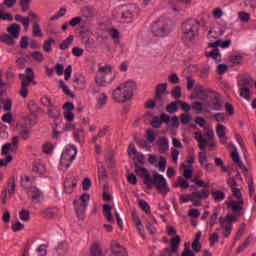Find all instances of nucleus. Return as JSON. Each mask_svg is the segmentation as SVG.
Here are the masks:
<instances>
[{"label":"nucleus","instance_id":"49530a36","mask_svg":"<svg viewBox=\"0 0 256 256\" xmlns=\"http://www.w3.org/2000/svg\"><path fill=\"white\" fill-rule=\"evenodd\" d=\"M46 169L47 168L42 163H34L33 167H32V171H34V173H38L39 175H43V173H45Z\"/></svg>","mask_w":256,"mask_h":256},{"label":"nucleus","instance_id":"c9c22d12","mask_svg":"<svg viewBox=\"0 0 256 256\" xmlns=\"http://www.w3.org/2000/svg\"><path fill=\"white\" fill-rule=\"evenodd\" d=\"M73 39H75V36L70 35L65 40H63L59 46L61 51H65V49H69V47H71V45L73 44Z\"/></svg>","mask_w":256,"mask_h":256},{"label":"nucleus","instance_id":"4d7b16f0","mask_svg":"<svg viewBox=\"0 0 256 256\" xmlns=\"http://www.w3.org/2000/svg\"><path fill=\"white\" fill-rule=\"evenodd\" d=\"M245 229H247V225L242 223L234 237V241H239V239H241L242 235L245 233Z\"/></svg>","mask_w":256,"mask_h":256},{"label":"nucleus","instance_id":"ddd939ff","mask_svg":"<svg viewBox=\"0 0 256 256\" xmlns=\"http://www.w3.org/2000/svg\"><path fill=\"white\" fill-rule=\"evenodd\" d=\"M135 173H136V175H138V177L143 179V183H144V185H146V187L148 185H150L152 178H151V174L149 173V170H147V168L141 167V166H135Z\"/></svg>","mask_w":256,"mask_h":256},{"label":"nucleus","instance_id":"7ed1b4c3","mask_svg":"<svg viewBox=\"0 0 256 256\" xmlns=\"http://www.w3.org/2000/svg\"><path fill=\"white\" fill-rule=\"evenodd\" d=\"M171 25L173 22L167 17L157 18L152 23V33L156 37H167L171 33Z\"/></svg>","mask_w":256,"mask_h":256},{"label":"nucleus","instance_id":"412c9836","mask_svg":"<svg viewBox=\"0 0 256 256\" xmlns=\"http://www.w3.org/2000/svg\"><path fill=\"white\" fill-rule=\"evenodd\" d=\"M47 115L50 119H59L61 117V109L53 104L48 108Z\"/></svg>","mask_w":256,"mask_h":256},{"label":"nucleus","instance_id":"c756f323","mask_svg":"<svg viewBox=\"0 0 256 256\" xmlns=\"http://www.w3.org/2000/svg\"><path fill=\"white\" fill-rule=\"evenodd\" d=\"M8 33L17 39L19 37V31H21V26L19 24H12L10 27L7 28Z\"/></svg>","mask_w":256,"mask_h":256},{"label":"nucleus","instance_id":"e433bc0d","mask_svg":"<svg viewBox=\"0 0 256 256\" xmlns=\"http://www.w3.org/2000/svg\"><path fill=\"white\" fill-rule=\"evenodd\" d=\"M95 82L98 87H107V80L102 73H96Z\"/></svg>","mask_w":256,"mask_h":256},{"label":"nucleus","instance_id":"bb28decb","mask_svg":"<svg viewBox=\"0 0 256 256\" xmlns=\"http://www.w3.org/2000/svg\"><path fill=\"white\" fill-rule=\"evenodd\" d=\"M0 41L1 43H5V45H9L10 47L17 45V41H15V38L9 34H4L0 36Z\"/></svg>","mask_w":256,"mask_h":256},{"label":"nucleus","instance_id":"6ab92c4d","mask_svg":"<svg viewBox=\"0 0 256 256\" xmlns=\"http://www.w3.org/2000/svg\"><path fill=\"white\" fill-rule=\"evenodd\" d=\"M179 245H181V237L176 235L170 240V248L168 249L171 255L172 253H177V251H179Z\"/></svg>","mask_w":256,"mask_h":256},{"label":"nucleus","instance_id":"393cba45","mask_svg":"<svg viewBox=\"0 0 256 256\" xmlns=\"http://www.w3.org/2000/svg\"><path fill=\"white\" fill-rule=\"evenodd\" d=\"M194 139H196V141H198L199 149L201 151H205V147H207V143L209 140L207 138H204L203 134H201L200 132L195 133Z\"/></svg>","mask_w":256,"mask_h":256},{"label":"nucleus","instance_id":"5fc2aeb1","mask_svg":"<svg viewBox=\"0 0 256 256\" xmlns=\"http://www.w3.org/2000/svg\"><path fill=\"white\" fill-rule=\"evenodd\" d=\"M146 139L149 141V143H155V140L157 139V134H155V131L152 129H148L146 131Z\"/></svg>","mask_w":256,"mask_h":256},{"label":"nucleus","instance_id":"a18cd8bd","mask_svg":"<svg viewBox=\"0 0 256 256\" xmlns=\"http://www.w3.org/2000/svg\"><path fill=\"white\" fill-rule=\"evenodd\" d=\"M91 255L92 256H103V250L101 249V245H99V243H94L92 245Z\"/></svg>","mask_w":256,"mask_h":256},{"label":"nucleus","instance_id":"6e6552de","mask_svg":"<svg viewBox=\"0 0 256 256\" xmlns=\"http://www.w3.org/2000/svg\"><path fill=\"white\" fill-rule=\"evenodd\" d=\"M205 105L212 109V111H223V96L214 90L208 97Z\"/></svg>","mask_w":256,"mask_h":256},{"label":"nucleus","instance_id":"864d4df0","mask_svg":"<svg viewBox=\"0 0 256 256\" xmlns=\"http://www.w3.org/2000/svg\"><path fill=\"white\" fill-rule=\"evenodd\" d=\"M243 5L247 11H255L256 9V0H245Z\"/></svg>","mask_w":256,"mask_h":256},{"label":"nucleus","instance_id":"423d86ee","mask_svg":"<svg viewBox=\"0 0 256 256\" xmlns=\"http://www.w3.org/2000/svg\"><path fill=\"white\" fill-rule=\"evenodd\" d=\"M153 185L156 186V189L159 191V193H164V195H167L170 191L169 184H167L165 177L157 172L154 173L150 184H148L146 187L147 189H153Z\"/></svg>","mask_w":256,"mask_h":256},{"label":"nucleus","instance_id":"20e7f679","mask_svg":"<svg viewBox=\"0 0 256 256\" xmlns=\"http://www.w3.org/2000/svg\"><path fill=\"white\" fill-rule=\"evenodd\" d=\"M19 79L22 80L20 95L25 99L29 97V85L35 81V72L33 68H26V74H19Z\"/></svg>","mask_w":256,"mask_h":256},{"label":"nucleus","instance_id":"3c124183","mask_svg":"<svg viewBox=\"0 0 256 256\" xmlns=\"http://www.w3.org/2000/svg\"><path fill=\"white\" fill-rule=\"evenodd\" d=\"M60 87L62 91L65 93V95H68V97H71L72 99H75V94L69 90V87L63 80H60Z\"/></svg>","mask_w":256,"mask_h":256},{"label":"nucleus","instance_id":"4468645a","mask_svg":"<svg viewBox=\"0 0 256 256\" xmlns=\"http://www.w3.org/2000/svg\"><path fill=\"white\" fill-rule=\"evenodd\" d=\"M18 135L23 141H29L31 138V128L27 127V123L17 125Z\"/></svg>","mask_w":256,"mask_h":256},{"label":"nucleus","instance_id":"052dcab7","mask_svg":"<svg viewBox=\"0 0 256 256\" xmlns=\"http://www.w3.org/2000/svg\"><path fill=\"white\" fill-rule=\"evenodd\" d=\"M53 149H54V146L50 142H47V143L43 144V146H42V151L46 155L53 153Z\"/></svg>","mask_w":256,"mask_h":256},{"label":"nucleus","instance_id":"c85d7f7f","mask_svg":"<svg viewBox=\"0 0 256 256\" xmlns=\"http://www.w3.org/2000/svg\"><path fill=\"white\" fill-rule=\"evenodd\" d=\"M132 159L135 167H142V165H145V155H143V153L137 152Z\"/></svg>","mask_w":256,"mask_h":256},{"label":"nucleus","instance_id":"aec40b11","mask_svg":"<svg viewBox=\"0 0 256 256\" xmlns=\"http://www.w3.org/2000/svg\"><path fill=\"white\" fill-rule=\"evenodd\" d=\"M27 107L31 115L35 117V119H37L39 117V111L41 110L37 102H35L34 100H30L27 104Z\"/></svg>","mask_w":256,"mask_h":256},{"label":"nucleus","instance_id":"4c0bfd02","mask_svg":"<svg viewBox=\"0 0 256 256\" xmlns=\"http://www.w3.org/2000/svg\"><path fill=\"white\" fill-rule=\"evenodd\" d=\"M219 221L226 225H233V223H237V218L233 214H227L225 218L220 217Z\"/></svg>","mask_w":256,"mask_h":256},{"label":"nucleus","instance_id":"f704fd0d","mask_svg":"<svg viewBox=\"0 0 256 256\" xmlns=\"http://www.w3.org/2000/svg\"><path fill=\"white\" fill-rule=\"evenodd\" d=\"M211 195H212V199H214L216 203H219L220 201L225 200V192L221 190L212 191Z\"/></svg>","mask_w":256,"mask_h":256},{"label":"nucleus","instance_id":"c03bdc74","mask_svg":"<svg viewBox=\"0 0 256 256\" xmlns=\"http://www.w3.org/2000/svg\"><path fill=\"white\" fill-rule=\"evenodd\" d=\"M74 139L78 143H83V141H85V133L83 132V129L74 130Z\"/></svg>","mask_w":256,"mask_h":256},{"label":"nucleus","instance_id":"f03ea898","mask_svg":"<svg viewBox=\"0 0 256 256\" xmlns=\"http://www.w3.org/2000/svg\"><path fill=\"white\" fill-rule=\"evenodd\" d=\"M199 25L201 23L193 18L186 20L182 24L183 39L186 43H191V41H195L199 37Z\"/></svg>","mask_w":256,"mask_h":256},{"label":"nucleus","instance_id":"680f3d73","mask_svg":"<svg viewBox=\"0 0 256 256\" xmlns=\"http://www.w3.org/2000/svg\"><path fill=\"white\" fill-rule=\"evenodd\" d=\"M19 218L21 221H30L31 215L29 214V210L22 209L19 213Z\"/></svg>","mask_w":256,"mask_h":256},{"label":"nucleus","instance_id":"cd10ccee","mask_svg":"<svg viewBox=\"0 0 256 256\" xmlns=\"http://www.w3.org/2000/svg\"><path fill=\"white\" fill-rule=\"evenodd\" d=\"M219 225L221 227L223 237H229L231 235V231H233V225L225 224L224 222L221 221H219Z\"/></svg>","mask_w":256,"mask_h":256},{"label":"nucleus","instance_id":"39448f33","mask_svg":"<svg viewBox=\"0 0 256 256\" xmlns=\"http://www.w3.org/2000/svg\"><path fill=\"white\" fill-rule=\"evenodd\" d=\"M75 157H77V147L70 146L65 149L60 158V171H67L71 164L75 161Z\"/></svg>","mask_w":256,"mask_h":256},{"label":"nucleus","instance_id":"2f4dec72","mask_svg":"<svg viewBox=\"0 0 256 256\" xmlns=\"http://www.w3.org/2000/svg\"><path fill=\"white\" fill-rule=\"evenodd\" d=\"M159 151L161 153H167L169 151V140L165 137L159 139Z\"/></svg>","mask_w":256,"mask_h":256},{"label":"nucleus","instance_id":"1a4fd4ad","mask_svg":"<svg viewBox=\"0 0 256 256\" xmlns=\"http://www.w3.org/2000/svg\"><path fill=\"white\" fill-rule=\"evenodd\" d=\"M232 193L238 198V200H230L228 202V207H231L233 213H239L241 209H243V205H245L243 194H241V189L239 188H232Z\"/></svg>","mask_w":256,"mask_h":256},{"label":"nucleus","instance_id":"9d476101","mask_svg":"<svg viewBox=\"0 0 256 256\" xmlns=\"http://www.w3.org/2000/svg\"><path fill=\"white\" fill-rule=\"evenodd\" d=\"M16 189H17V183L15 182V178L14 177L9 178L7 189H4L0 196L2 199L3 205L7 203V193L8 195H10V197H13V195H15Z\"/></svg>","mask_w":256,"mask_h":256},{"label":"nucleus","instance_id":"a878e982","mask_svg":"<svg viewBox=\"0 0 256 256\" xmlns=\"http://www.w3.org/2000/svg\"><path fill=\"white\" fill-rule=\"evenodd\" d=\"M111 205L104 204L103 206V214L108 223H115V219H113V213L111 212Z\"/></svg>","mask_w":256,"mask_h":256},{"label":"nucleus","instance_id":"4be33fe9","mask_svg":"<svg viewBox=\"0 0 256 256\" xmlns=\"http://www.w3.org/2000/svg\"><path fill=\"white\" fill-rule=\"evenodd\" d=\"M74 205L77 217H79V219H81L82 221L85 220V211L87 209V206L83 204H77V200H74Z\"/></svg>","mask_w":256,"mask_h":256},{"label":"nucleus","instance_id":"f3484780","mask_svg":"<svg viewBox=\"0 0 256 256\" xmlns=\"http://www.w3.org/2000/svg\"><path fill=\"white\" fill-rule=\"evenodd\" d=\"M231 157L233 163H235V165H238L239 169L243 171L244 175H247V173H249V170L247 169V166H245L243 161H241V156H239V152L233 151Z\"/></svg>","mask_w":256,"mask_h":256},{"label":"nucleus","instance_id":"f257e3e1","mask_svg":"<svg viewBox=\"0 0 256 256\" xmlns=\"http://www.w3.org/2000/svg\"><path fill=\"white\" fill-rule=\"evenodd\" d=\"M136 89L137 82L128 80L113 91L112 97L116 103H127V101H131V97H133V93Z\"/></svg>","mask_w":256,"mask_h":256},{"label":"nucleus","instance_id":"a211bd4d","mask_svg":"<svg viewBox=\"0 0 256 256\" xmlns=\"http://www.w3.org/2000/svg\"><path fill=\"white\" fill-rule=\"evenodd\" d=\"M81 15L84 21V25H87V23H91V21H93V10H91V8L89 7L81 8Z\"/></svg>","mask_w":256,"mask_h":256},{"label":"nucleus","instance_id":"2eb2a0df","mask_svg":"<svg viewBox=\"0 0 256 256\" xmlns=\"http://www.w3.org/2000/svg\"><path fill=\"white\" fill-rule=\"evenodd\" d=\"M111 253L114 256H129L125 247L117 243V241L111 242Z\"/></svg>","mask_w":256,"mask_h":256},{"label":"nucleus","instance_id":"e2e57ef3","mask_svg":"<svg viewBox=\"0 0 256 256\" xmlns=\"http://www.w3.org/2000/svg\"><path fill=\"white\" fill-rule=\"evenodd\" d=\"M180 121L182 125H187V123H191V121H193V117L190 114H181Z\"/></svg>","mask_w":256,"mask_h":256},{"label":"nucleus","instance_id":"0e129e2a","mask_svg":"<svg viewBox=\"0 0 256 256\" xmlns=\"http://www.w3.org/2000/svg\"><path fill=\"white\" fill-rule=\"evenodd\" d=\"M230 61L233 65H241L243 63V56L233 55L230 57Z\"/></svg>","mask_w":256,"mask_h":256},{"label":"nucleus","instance_id":"79ce46f5","mask_svg":"<svg viewBox=\"0 0 256 256\" xmlns=\"http://www.w3.org/2000/svg\"><path fill=\"white\" fill-rule=\"evenodd\" d=\"M179 103H181V101L177 100L175 102L168 104L166 106V111L170 114L177 113V111H179Z\"/></svg>","mask_w":256,"mask_h":256},{"label":"nucleus","instance_id":"774afa93","mask_svg":"<svg viewBox=\"0 0 256 256\" xmlns=\"http://www.w3.org/2000/svg\"><path fill=\"white\" fill-rule=\"evenodd\" d=\"M38 256H47V245L42 244L36 249Z\"/></svg>","mask_w":256,"mask_h":256},{"label":"nucleus","instance_id":"9b49d317","mask_svg":"<svg viewBox=\"0 0 256 256\" xmlns=\"http://www.w3.org/2000/svg\"><path fill=\"white\" fill-rule=\"evenodd\" d=\"M213 91V89L205 88L201 85H198L196 87V90L194 91L195 97H190V99H200V101H207Z\"/></svg>","mask_w":256,"mask_h":256},{"label":"nucleus","instance_id":"ea45409f","mask_svg":"<svg viewBox=\"0 0 256 256\" xmlns=\"http://www.w3.org/2000/svg\"><path fill=\"white\" fill-rule=\"evenodd\" d=\"M98 177L100 181H107L108 175L107 170L105 169V165L103 163H100V167L98 168Z\"/></svg>","mask_w":256,"mask_h":256},{"label":"nucleus","instance_id":"338daca9","mask_svg":"<svg viewBox=\"0 0 256 256\" xmlns=\"http://www.w3.org/2000/svg\"><path fill=\"white\" fill-rule=\"evenodd\" d=\"M43 217L46 219H55L57 217V214L52 209H46L43 211Z\"/></svg>","mask_w":256,"mask_h":256},{"label":"nucleus","instance_id":"5701e85b","mask_svg":"<svg viewBox=\"0 0 256 256\" xmlns=\"http://www.w3.org/2000/svg\"><path fill=\"white\" fill-rule=\"evenodd\" d=\"M28 193L32 195V201L33 203H39L41 199V195H43V192L39 190L37 187H31L28 189Z\"/></svg>","mask_w":256,"mask_h":256},{"label":"nucleus","instance_id":"b1692460","mask_svg":"<svg viewBox=\"0 0 256 256\" xmlns=\"http://www.w3.org/2000/svg\"><path fill=\"white\" fill-rule=\"evenodd\" d=\"M208 198H209V189H203L201 191L192 192V201H195V199L201 200V199H208Z\"/></svg>","mask_w":256,"mask_h":256},{"label":"nucleus","instance_id":"7c9ffc66","mask_svg":"<svg viewBox=\"0 0 256 256\" xmlns=\"http://www.w3.org/2000/svg\"><path fill=\"white\" fill-rule=\"evenodd\" d=\"M155 101L158 107H165L167 105V94H155Z\"/></svg>","mask_w":256,"mask_h":256},{"label":"nucleus","instance_id":"f8f14e48","mask_svg":"<svg viewBox=\"0 0 256 256\" xmlns=\"http://www.w3.org/2000/svg\"><path fill=\"white\" fill-rule=\"evenodd\" d=\"M17 3V0H4L2 4H0V9L3 7V5H6L9 9L12 7H15ZM0 21H13V15L9 12H2L0 10Z\"/></svg>","mask_w":256,"mask_h":256},{"label":"nucleus","instance_id":"58836bf2","mask_svg":"<svg viewBox=\"0 0 256 256\" xmlns=\"http://www.w3.org/2000/svg\"><path fill=\"white\" fill-rule=\"evenodd\" d=\"M206 57H212L216 63H220L221 61V54H219V49H213L210 52L205 53Z\"/></svg>","mask_w":256,"mask_h":256},{"label":"nucleus","instance_id":"a19ab883","mask_svg":"<svg viewBox=\"0 0 256 256\" xmlns=\"http://www.w3.org/2000/svg\"><path fill=\"white\" fill-rule=\"evenodd\" d=\"M192 109L194 111H200L201 113H211V110L203 108V102L199 101L192 103Z\"/></svg>","mask_w":256,"mask_h":256},{"label":"nucleus","instance_id":"6e6d98bb","mask_svg":"<svg viewBox=\"0 0 256 256\" xmlns=\"http://www.w3.org/2000/svg\"><path fill=\"white\" fill-rule=\"evenodd\" d=\"M219 217V209H215L210 216V227H215V224L217 223V219Z\"/></svg>","mask_w":256,"mask_h":256},{"label":"nucleus","instance_id":"dca6fc26","mask_svg":"<svg viewBox=\"0 0 256 256\" xmlns=\"http://www.w3.org/2000/svg\"><path fill=\"white\" fill-rule=\"evenodd\" d=\"M78 180L75 177H69L66 178L64 181V191L65 193H68V195H71L73 193L75 187H77Z\"/></svg>","mask_w":256,"mask_h":256},{"label":"nucleus","instance_id":"69168bd1","mask_svg":"<svg viewBox=\"0 0 256 256\" xmlns=\"http://www.w3.org/2000/svg\"><path fill=\"white\" fill-rule=\"evenodd\" d=\"M128 156L130 159H133V157H135V155H137V148H135V144L130 143L128 146Z\"/></svg>","mask_w":256,"mask_h":256},{"label":"nucleus","instance_id":"bf43d9fd","mask_svg":"<svg viewBox=\"0 0 256 256\" xmlns=\"http://www.w3.org/2000/svg\"><path fill=\"white\" fill-rule=\"evenodd\" d=\"M31 57L32 59H34V61H37L38 63H42V61L45 59L43 53L39 51L32 52Z\"/></svg>","mask_w":256,"mask_h":256},{"label":"nucleus","instance_id":"09e8293b","mask_svg":"<svg viewBox=\"0 0 256 256\" xmlns=\"http://www.w3.org/2000/svg\"><path fill=\"white\" fill-rule=\"evenodd\" d=\"M32 35H33V37H43V32L41 31V26L37 22L33 23Z\"/></svg>","mask_w":256,"mask_h":256},{"label":"nucleus","instance_id":"8fccbe9b","mask_svg":"<svg viewBox=\"0 0 256 256\" xmlns=\"http://www.w3.org/2000/svg\"><path fill=\"white\" fill-rule=\"evenodd\" d=\"M155 95H167V83H160L156 86Z\"/></svg>","mask_w":256,"mask_h":256},{"label":"nucleus","instance_id":"13d9d810","mask_svg":"<svg viewBox=\"0 0 256 256\" xmlns=\"http://www.w3.org/2000/svg\"><path fill=\"white\" fill-rule=\"evenodd\" d=\"M238 17L242 23H249L251 20V14L243 11L238 13Z\"/></svg>","mask_w":256,"mask_h":256},{"label":"nucleus","instance_id":"0eeeda50","mask_svg":"<svg viewBox=\"0 0 256 256\" xmlns=\"http://www.w3.org/2000/svg\"><path fill=\"white\" fill-rule=\"evenodd\" d=\"M255 83L253 82V77L247 75L243 76L238 80V86L240 91V97L250 101L251 99V88Z\"/></svg>","mask_w":256,"mask_h":256},{"label":"nucleus","instance_id":"37998d69","mask_svg":"<svg viewBox=\"0 0 256 256\" xmlns=\"http://www.w3.org/2000/svg\"><path fill=\"white\" fill-rule=\"evenodd\" d=\"M76 89H85L87 86V80L83 76H79L74 80Z\"/></svg>","mask_w":256,"mask_h":256},{"label":"nucleus","instance_id":"603ef678","mask_svg":"<svg viewBox=\"0 0 256 256\" xmlns=\"http://www.w3.org/2000/svg\"><path fill=\"white\" fill-rule=\"evenodd\" d=\"M138 205L140 209L144 211V213H146L147 215L151 214V207L149 206V203H147V201L139 200Z\"/></svg>","mask_w":256,"mask_h":256},{"label":"nucleus","instance_id":"de8ad7c7","mask_svg":"<svg viewBox=\"0 0 256 256\" xmlns=\"http://www.w3.org/2000/svg\"><path fill=\"white\" fill-rule=\"evenodd\" d=\"M53 43H55V39H53V38L45 40V42L43 44V50L46 53H51L53 51V47H52Z\"/></svg>","mask_w":256,"mask_h":256},{"label":"nucleus","instance_id":"72a5a7b5","mask_svg":"<svg viewBox=\"0 0 256 256\" xmlns=\"http://www.w3.org/2000/svg\"><path fill=\"white\" fill-rule=\"evenodd\" d=\"M107 101H109V98L107 97V94L101 93L99 97L97 98V107L98 109H103L105 105H107Z\"/></svg>","mask_w":256,"mask_h":256},{"label":"nucleus","instance_id":"473e14b6","mask_svg":"<svg viewBox=\"0 0 256 256\" xmlns=\"http://www.w3.org/2000/svg\"><path fill=\"white\" fill-rule=\"evenodd\" d=\"M96 73H101L102 75H111V73H113V67L111 65L99 64L98 71Z\"/></svg>","mask_w":256,"mask_h":256}]
</instances>
